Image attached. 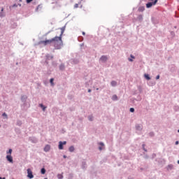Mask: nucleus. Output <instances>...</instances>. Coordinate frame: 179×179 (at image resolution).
Here are the masks:
<instances>
[{"instance_id": "4be33fe9", "label": "nucleus", "mask_w": 179, "mask_h": 179, "mask_svg": "<svg viewBox=\"0 0 179 179\" xmlns=\"http://www.w3.org/2000/svg\"><path fill=\"white\" fill-rule=\"evenodd\" d=\"M59 70L60 71H65V64H61L59 66Z\"/></svg>"}, {"instance_id": "473e14b6", "label": "nucleus", "mask_w": 179, "mask_h": 179, "mask_svg": "<svg viewBox=\"0 0 179 179\" xmlns=\"http://www.w3.org/2000/svg\"><path fill=\"white\" fill-rule=\"evenodd\" d=\"M142 149H143V150H144V152H148V150L146 148H145V144L142 145Z\"/></svg>"}, {"instance_id": "f03ea898", "label": "nucleus", "mask_w": 179, "mask_h": 179, "mask_svg": "<svg viewBox=\"0 0 179 179\" xmlns=\"http://www.w3.org/2000/svg\"><path fill=\"white\" fill-rule=\"evenodd\" d=\"M159 1V0H155L154 1H149L145 4V6L147 8V9H149L150 8H152V6H155V5H156V3H157V2Z\"/></svg>"}, {"instance_id": "39448f33", "label": "nucleus", "mask_w": 179, "mask_h": 179, "mask_svg": "<svg viewBox=\"0 0 179 179\" xmlns=\"http://www.w3.org/2000/svg\"><path fill=\"white\" fill-rule=\"evenodd\" d=\"M64 145H66V141H59V142L58 148H59V150H64Z\"/></svg>"}, {"instance_id": "7ed1b4c3", "label": "nucleus", "mask_w": 179, "mask_h": 179, "mask_svg": "<svg viewBox=\"0 0 179 179\" xmlns=\"http://www.w3.org/2000/svg\"><path fill=\"white\" fill-rule=\"evenodd\" d=\"M159 1V0H155L154 1H149L145 4V6L147 8V9H149L150 8H152V6H155V5H156V3H157V2Z\"/></svg>"}, {"instance_id": "e433bc0d", "label": "nucleus", "mask_w": 179, "mask_h": 179, "mask_svg": "<svg viewBox=\"0 0 179 179\" xmlns=\"http://www.w3.org/2000/svg\"><path fill=\"white\" fill-rule=\"evenodd\" d=\"M7 154L12 155V149L10 148L8 151L7 152Z\"/></svg>"}, {"instance_id": "6e6d98bb", "label": "nucleus", "mask_w": 179, "mask_h": 179, "mask_svg": "<svg viewBox=\"0 0 179 179\" xmlns=\"http://www.w3.org/2000/svg\"><path fill=\"white\" fill-rule=\"evenodd\" d=\"M64 159H66L68 157L66 155H63Z\"/></svg>"}, {"instance_id": "9d476101", "label": "nucleus", "mask_w": 179, "mask_h": 179, "mask_svg": "<svg viewBox=\"0 0 179 179\" xmlns=\"http://www.w3.org/2000/svg\"><path fill=\"white\" fill-rule=\"evenodd\" d=\"M6 159H7L9 163H13V157H12V155H6Z\"/></svg>"}, {"instance_id": "f3484780", "label": "nucleus", "mask_w": 179, "mask_h": 179, "mask_svg": "<svg viewBox=\"0 0 179 179\" xmlns=\"http://www.w3.org/2000/svg\"><path fill=\"white\" fill-rule=\"evenodd\" d=\"M0 17H5V13H3V8H1L0 11Z\"/></svg>"}, {"instance_id": "6e6552de", "label": "nucleus", "mask_w": 179, "mask_h": 179, "mask_svg": "<svg viewBox=\"0 0 179 179\" xmlns=\"http://www.w3.org/2000/svg\"><path fill=\"white\" fill-rule=\"evenodd\" d=\"M70 62L73 65H78V64H79V59H71L70 60Z\"/></svg>"}, {"instance_id": "5fc2aeb1", "label": "nucleus", "mask_w": 179, "mask_h": 179, "mask_svg": "<svg viewBox=\"0 0 179 179\" xmlns=\"http://www.w3.org/2000/svg\"><path fill=\"white\" fill-rule=\"evenodd\" d=\"M178 143H179L178 141H176L175 143L176 145H178Z\"/></svg>"}, {"instance_id": "a19ab883", "label": "nucleus", "mask_w": 179, "mask_h": 179, "mask_svg": "<svg viewBox=\"0 0 179 179\" xmlns=\"http://www.w3.org/2000/svg\"><path fill=\"white\" fill-rule=\"evenodd\" d=\"M155 157H156V154L153 153L152 155V159H153Z\"/></svg>"}, {"instance_id": "4c0bfd02", "label": "nucleus", "mask_w": 179, "mask_h": 179, "mask_svg": "<svg viewBox=\"0 0 179 179\" xmlns=\"http://www.w3.org/2000/svg\"><path fill=\"white\" fill-rule=\"evenodd\" d=\"M27 3H30L31 2H33V0H26Z\"/></svg>"}, {"instance_id": "1a4fd4ad", "label": "nucleus", "mask_w": 179, "mask_h": 179, "mask_svg": "<svg viewBox=\"0 0 179 179\" xmlns=\"http://www.w3.org/2000/svg\"><path fill=\"white\" fill-rule=\"evenodd\" d=\"M81 169L83 170H86V169H87V164L86 163V161H83L82 162Z\"/></svg>"}, {"instance_id": "ea45409f", "label": "nucleus", "mask_w": 179, "mask_h": 179, "mask_svg": "<svg viewBox=\"0 0 179 179\" xmlns=\"http://www.w3.org/2000/svg\"><path fill=\"white\" fill-rule=\"evenodd\" d=\"M128 61H129V62H134V59H132V58H128Z\"/></svg>"}, {"instance_id": "de8ad7c7", "label": "nucleus", "mask_w": 179, "mask_h": 179, "mask_svg": "<svg viewBox=\"0 0 179 179\" xmlns=\"http://www.w3.org/2000/svg\"><path fill=\"white\" fill-rule=\"evenodd\" d=\"M99 145H100V146H104V143L100 142V143H99Z\"/></svg>"}, {"instance_id": "49530a36", "label": "nucleus", "mask_w": 179, "mask_h": 179, "mask_svg": "<svg viewBox=\"0 0 179 179\" xmlns=\"http://www.w3.org/2000/svg\"><path fill=\"white\" fill-rule=\"evenodd\" d=\"M159 79H160V75H157V76H156V80H159Z\"/></svg>"}, {"instance_id": "393cba45", "label": "nucleus", "mask_w": 179, "mask_h": 179, "mask_svg": "<svg viewBox=\"0 0 179 179\" xmlns=\"http://www.w3.org/2000/svg\"><path fill=\"white\" fill-rule=\"evenodd\" d=\"M144 77L147 80H150V76L149 74H144Z\"/></svg>"}, {"instance_id": "bf43d9fd", "label": "nucleus", "mask_w": 179, "mask_h": 179, "mask_svg": "<svg viewBox=\"0 0 179 179\" xmlns=\"http://www.w3.org/2000/svg\"><path fill=\"white\" fill-rule=\"evenodd\" d=\"M70 110H71V111H73V109H72V108H70Z\"/></svg>"}, {"instance_id": "2f4dec72", "label": "nucleus", "mask_w": 179, "mask_h": 179, "mask_svg": "<svg viewBox=\"0 0 179 179\" xmlns=\"http://www.w3.org/2000/svg\"><path fill=\"white\" fill-rule=\"evenodd\" d=\"M173 169V164L168 165V170H172Z\"/></svg>"}, {"instance_id": "c03bdc74", "label": "nucleus", "mask_w": 179, "mask_h": 179, "mask_svg": "<svg viewBox=\"0 0 179 179\" xmlns=\"http://www.w3.org/2000/svg\"><path fill=\"white\" fill-rule=\"evenodd\" d=\"M52 64L53 66H57V63L55 62H52Z\"/></svg>"}, {"instance_id": "052dcab7", "label": "nucleus", "mask_w": 179, "mask_h": 179, "mask_svg": "<svg viewBox=\"0 0 179 179\" xmlns=\"http://www.w3.org/2000/svg\"><path fill=\"white\" fill-rule=\"evenodd\" d=\"M149 1H151V2H153V1H156V0H149Z\"/></svg>"}, {"instance_id": "c85d7f7f", "label": "nucleus", "mask_w": 179, "mask_h": 179, "mask_svg": "<svg viewBox=\"0 0 179 179\" xmlns=\"http://www.w3.org/2000/svg\"><path fill=\"white\" fill-rule=\"evenodd\" d=\"M50 83L51 86H54V78L50 79Z\"/></svg>"}, {"instance_id": "e2e57ef3", "label": "nucleus", "mask_w": 179, "mask_h": 179, "mask_svg": "<svg viewBox=\"0 0 179 179\" xmlns=\"http://www.w3.org/2000/svg\"><path fill=\"white\" fill-rule=\"evenodd\" d=\"M178 164H179V160H178Z\"/></svg>"}, {"instance_id": "7c9ffc66", "label": "nucleus", "mask_w": 179, "mask_h": 179, "mask_svg": "<svg viewBox=\"0 0 179 179\" xmlns=\"http://www.w3.org/2000/svg\"><path fill=\"white\" fill-rule=\"evenodd\" d=\"M57 178H58L59 179H62V178H64V176H62V174H58V175H57Z\"/></svg>"}, {"instance_id": "13d9d810", "label": "nucleus", "mask_w": 179, "mask_h": 179, "mask_svg": "<svg viewBox=\"0 0 179 179\" xmlns=\"http://www.w3.org/2000/svg\"><path fill=\"white\" fill-rule=\"evenodd\" d=\"M0 179H6V178H5V177H0Z\"/></svg>"}, {"instance_id": "58836bf2", "label": "nucleus", "mask_w": 179, "mask_h": 179, "mask_svg": "<svg viewBox=\"0 0 179 179\" xmlns=\"http://www.w3.org/2000/svg\"><path fill=\"white\" fill-rule=\"evenodd\" d=\"M130 58H131V59H135V56L130 55Z\"/></svg>"}, {"instance_id": "3c124183", "label": "nucleus", "mask_w": 179, "mask_h": 179, "mask_svg": "<svg viewBox=\"0 0 179 179\" xmlns=\"http://www.w3.org/2000/svg\"><path fill=\"white\" fill-rule=\"evenodd\" d=\"M88 93H92V90L91 89L88 90Z\"/></svg>"}, {"instance_id": "f257e3e1", "label": "nucleus", "mask_w": 179, "mask_h": 179, "mask_svg": "<svg viewBox=\"0 0 179 179\" xmlns=\"http://www.w3.org/2000/svg\"><path fill=\"white\" fill-rule=\"evenodd\" d=\"M61 37L55 36L51 39H46L45 41H40L38 43V45L43 44L44 46L50 45V44H54L55 50H61L64 47V42L61 41Z\"/></svg>"}, {"instance_id": "603ef678", "label": "nucleus", "mask_w": 179, "mask_h": 179, "mask_svg": "<svg viewBox=\"0 0 179 179\" xmlns=\"http://www.w3.org/2000/svg\"><path fill=\"white\" fill-rule=\"evenodd\" d=\"M99 149L100 150H103V147H99Z\"/></svg>"}, {"instance_id": "c9c22d12", "label": "nucleus", "mask_w": 179, "mask_h": 179, "mask_svg": "<svg viewBox=\"0 0 179 179\" xmlns=\"http://www.w3.org/2000/svg\"><path fill=\"white\" fill-rule=\"evenodd\" d=\"M143 157H144V159H149V156H148L147 154H145V153H144Z\"/></svg>"}, {"instance_id": "412c9836", "label": "nucleus", "mask_w": 179, "mask_h": 179, "mask_svg": "<svg viewBox=\"0 0 179 179\" xmlns=\"http://www.w3.org/2000/svg\"><path fill=\"white\" fill-rule=\"evenodd\" d=\"M110 85H111V86H112L113 87H115V86H117V81H115V80H112V81L110 82Z\"/></svg>"}, {"instance_id": "20e7f679", "label": "nucleus", "mask_w": 179, "mask_h": 179, "mask_svg": "<svg viewBox=\"0 0 179 179\" xmlns=\"http://www.w3.org/2000/svg\"><path fill=\"white\" fill-rule=\"evenodd\" d=\"M27 178H30V179L34 178V175H33V171H31V169H28L27 170Z\"/></svg>"}, {"instance_id": "0eeeda50", "label": "nucleus", "mask_w": 179, "mask_h": 179, "mask_svg": "<svg viewBox=\"0 0 179 179\" xmlns=\"http://www.w3.org/2000/svg\"><path fill=\"white\" fill-rule=\"evenodd\" d=\"M29 141L31 142V143H37L38 142V139L36 137H29Z\"/></svg>"}, {"instance_id": "a878e982", "label": "nucleus", "mask_w": 179, "mask_h": 179, "mask_svg": "<svg viewBox=\"0 0 179 179\" xmlns=\"http://www.w3.org/2000/svg\"><path fill=\"white\" fill-rule=\"evenodd\" d=\"M133 100H136L137 101H141V100H142V98L141 97V95H138L137 96V99L133 98Z\"/></svg>"}, {"instance_id": "c756f323", "label": "nucleus", "mask_w": 179, "mask_h": 179, "mask_svg": "<svg viewBox=\"0 0 179 179\" xmlns=\"http://www.w3.org/2000/svg\"><path fill=\"white\" fill-rule=\"evenodd\" d=\"M88 120H89V121H91V122L93 121V115H89Z\"/></svg>"}, {"instance_id": "a18cd8bd", "label": "nucleus", "mask_w": 179, "mask_h": 179, "mask_svg": "<svg viewBox=\"0 0 179 179\" xmlns=\"http://www.w3.org/2000/svg\"><path fill=\"white\" fill-rule=\"evenodd\" d=\"M12 8H17V4L15 3L12 6Z\"/></svg>"}, {"instance_id": "5701e85b", "label": "nucleus", "mask_w": 179, "mask_h": 179, "mask_svg": "<svg viewBox=\"0 0 179 179\" xmlns=\"http://www.w3.org/2000/svg\"><path fill=\"white\" fill-rule=\"evenodd\" d=\"M138 20H139V22H142L143 20V15H139L137 17Z\"/></svg>"}, {"instance_id": "bb28decb", "label": "nucleus", "mask_w": 179, "mask_h": 179, "mask_svg": "<svg viewBox=\"0 0 179 179\" xmlns=\"http://www.w3.org/2000/svg\"><path fill=\"white\" fill-rule=\"evenodd\" d=\"M145 10L144 6H141L138 8V12H143Z\"/></svg>"}, {"instance_id": "4d7b16f0", "label": "nucleus", "mask_w": 179, "mask_h": 179, "mask_svg": "<svg viewBox=\"0 0 179 179\" xmlns=\"http://www.w3.org/2000/svg\"><path fill=\"white\" fill-rule=\"evenodd\" d=\"M128 179H135V178H134L129 176V177L128 178Z\"/></svg>"}, {"instance_id": "aec40b11", "label": "nucleus", "mask_w": 179, "mask_h": 179, "mask_svg": "<svg viewBox=\"0 0 179 179\" xmlns=\"http://www.w3.org/2000/svg\"><path fill=\"white\" fill-rule=\"evenodd\" d=\"M39 107H41V108H42L43 111H45V110L47 108V106H44L43 103H40Z\"/></svg>"}, {"instance_id": "4468645a", "label": "nucleus", "mask_w": 179, "mask_h": 179, "mask_svg": "<svg viewBox=\"0 0 179 179\" xmlns=\"http://www.w3.org/2000/svg\"><path fill=\"white\" fill-rule=\"evenodd\" d=\"M26 100H27V96L22 95L21 96V101H22V103H26Z\"/></svg>"}, {"instance_id": "79ce46f5", "label": "nucleus", "mask_w": 179, "mask_h": 179, "mask_svg": "<svg viewBox=\"0 0 179 179\" xmlns=\"http://www.w3.org/2000/svg\"><path fill=\"white\" fill-rule=\"evenodd\" d=\"M74 8H79V4L76 3V4L74 5Z\"/></svg>"}, {"instance_id": "37998d69", "label": "nucleus", "mask_w": 179, "mask_h": 179, "mask_svg": "<svg viewBox=\"0 0 179 179\" xmlns=\"http://www.w3.org/2000/svg\"><path fill=\"white\" fill-rule=\"evenodd\" d=\"M2 116H3V117H8V115L6 114V113H3L2 114Z\"/></svg>"}, {"instance_id": "9b49d317", "label": "nucleus", "mask_w": 179, "mask_h": 179, "mask_svg": "<svg viewBox=\"0 0 179 179\" xmlns=\"http://www.w3.org/2000/svg\"><path fill=\"white\" fill-rule=\"evenodd\" d=\"M100 61H101V62H107V56L106 55H102L101 57H100Z\"/></svg>"}, {"instance_id": "f704fd0d", "label": "nucleus", "mask_w": 179, "mask_h": 179, "mask_svg": "<svg viewBox=\"0 0 179 179\" xmlns=\"http://www.w3.org/2000/svg\"><path fill=\"white\" fill-rule=\"evenodd\" d=\"M129 111H130V113H135V108H130Z\"/></svg>"}, {"instance_id": "680f3d73", "label": "nucleus", "mask_w": 179, "mask_h": 179, "mask_svg": "<svg viewBox=\"0 0 179 179\" xmlns=\"http://www.w3.org/2000/svg\"><path fill=\"white\" fill-rule=\"evenodd\" d=\"M80 45H81V47H83V43H82Z\"/></svg>"}, {"instance_id": "338daca9", "label": "nucleus", "mask_w": 179, "mask_h": 179, "mask_svg": "<svg viewBox=\"0 0 179 179\" xmlns=\"http://www.w3.org/2000/svg\"><path fill=\"white\" fill-rule=\"evenodd\" d=\"M178 132L179 133V129L178 130Z\"/></svg>"}, {"instance_id": "8fccbe9b", "label": "nucleus", "mask_w": 179, "mask_h": 179, "mask_svg": "<svg viewBox=\"0 0 179 179\" xmlns=\"http://www.w3.org/2000/svg\"><path fill=\"white\" fill-rule=\"evenodd\" d=\"M45 64H46L47 65H48V60L46 59V60L45 61Z\"/></svg>"}, {"instance_id": "423d86ee", "label": "nucleus", "mask_w": 179, "mask_h": 179, "mask_svg": "<svg viewBox=\"0 0 179 179\" xmlns=\"http://www.w3.org/2000/svg\"><path fill=\"white\" fill-rule=\"evenodd\" d=\"M66 27V25H64V27L60 28L61 34H60L59 36H58V37H60V41H62V34H64V32L65 31Z\"/></svg>"}, {"instance_id": "2eb2a0df", "label": "nucleus", "mask_w": 179, "mask_h": 179, "mask_svg": "<svg viewBox=\"0 0 179 179\" xmlns=\"http://www.w3.org/2000/svg\"><path fill=\"white\" fill-rule=\"evenodd\" d=\"M45 57L48 61H50V59H52V58H54V56H51L50 54H48L46 55Z\"/></svg>"}, {"instance_id": "dca6fc26", "label": "nucleus", "mask_w": 179, "mask_h": 179, "mask_svg": "<svg viewBox=\"0 0 179 179\" xmlns=\"http://www.w3.org/2000/svg\"><path fill=\"white\" fill-rule=\"evenodd\" d=\"M69 151L71 152V153L75 152V147L73 145H71L69 148Z\"/></svg>"}, {"instance_id": "09e8293b", "label": "nucleus", "mask_w": 179, "mask_h": 179, "mask_svg": "<svg viewBox=\"0 0 179 179\" xmlns=\"http://www.w3.org/2000/svg\"><path fill=\"white\" fill-rule=\"evenodd\" d=\"M79 41H83V37L80 36V39H78Z\"/></svg>"}, {"instance_id": "ddd939ff", "label": "nucleus", "mask_w": 179, "mask_h": 179, "mask_svg": "<svg viewBox=\"0 0 179 179\" xmlns=\"http://www.w3.org/2000/svg\"><path fill=\"white\" fill-rule=\"evenodd\" d=\"M50 149H51V146L50 145H46L44 148V152H50Z\"/></svg>"}, {"instance_id": "b1692460", "label": "nucleus", "mask_w": 179, "mask_h": 179, "mask_svg": "<svg viewBox=\"0 0 179 179\" xmlns=\"http://www.w3.org/2000/svg\"><path fill=\"white\" fill-rule=\"evenodd\" d=\"M46 171H47L45 170V168H42V169H41V174L44 175V174H45Z\"/></svg>"}, {"instance_id": "0e129e2a", "label": "nucleus", "mask_w": 179, "mask_h": 179, "mask_svg": "<svg viewBox=\"0 0 179 179\" xmlns=\"http://www.w3.org/2000/svg\"><path fill=\"white\" fill-rule=\"evenodd\" d=\"M96 90H99V88H96Z\"/></svg>"}, {"instance_id": "a211bd4d", "label": "nucleus", "mask_w": 179, "mask_h": 179, "mask_svg": "<svg viewBox=\"0 0 179 179\" xmlns=\"http://www.w3.org/2000/svg\"><path fill=\"white\" fill-rule=\"evenodd\" d=\"M23 124V122H22V120H17V122H16V125L17 127H22V125Z\"/></svg>"}, {"instance_id": "cd10ccee", "label": "nucleus", "mask_w": 179, "mask_h": 179, "mask_svg": "<svg viewBox=\"0 0 179 179\" xmlns=\"http://www.w3.org/2000/svg\"><path fill=\"white\" fill-rule=\"evenodd\" d=\"M43 6L41 4H39L36 8V12H37L38 10V9H42Z\"/></svg>"}, {"instance_id": "6ab92c4d", "label": "nucleus", "mask_w": 179, "mask_h": 179, "mask_svg": "<svg viewBox=\"0 0 179 179\" xmlns=\"http://www.w3.org/2000/svg\"><path fill=\"white\" fill-rule=\"evenodd\" d=\"M112 100L113 101H118V96L116 94L113 95Z\"/></svg>"}, {"instance_id": "774afa93", "label": "nucleus", "mask_w": 179, "mask_h": 179, "mask_svg": "<svg viewBox=\"0 0 179 179\" xmlns=\"http://www.w3.org/2000/svg\"><path fill=\"white\" fill-rule=\"evenodd\" d=\"M45 179H47V178H45Z\"/></svg>"}, {"instance_id": "69168bd1", "label": "nucleus", "mask_w": 179, "mask_h": 179, "mask_svg": "<svg viewBox=\"0 0 179 179\" xmlns=\"http://www.w3.org/2000/svg\"><path fill=\"white\" fill-rule=\"evenodd\" d=\"M20 6H21V4H18Z\"/></svg>"}, {"instance_id": "f8f14e48", "label": "nucleus", "mask_w": 179, "mask_h": 179, "mask_svg": "<svg viewBox=\"0 0 179 179\" xmlns=\"http://www.w3.org/2000/svg\"><path fill=\"white\" fill-rule=\"evenodd\" d=\"M136 131H138L139 132H141V131H142V129H143L142 125L136 124Z\"/></svg>"}, {"instance_id": "72a5a7b5", "label": "nucleus", "mask_w": 179, "mask_h": 179, "mask_svg": "<svg viewBox=\"0 0 179 179\" xmlns=\"http://www.w3.org/2000/svg\"><path fill=\"white\" fill-rule=\"evenodd\" d=\"M149 136L151 137H153V136H155V133L153 131H151L149 133Z\"/></svg>"}, {"instance_id": "864d4df0", "label": "nucleus", "mask_w": 179, "mask_h": 179, "mask_svg": "<svg viewBox=\"0 0 179 179\" xmlns=\"http://www.w3.org/2000/svg\"><path fill=\"white\" fill-rule=\"evenodd\" d=\"M83 36H86V33L85 31H83Z\"/></svg>"}]
</instances>
